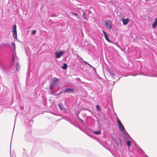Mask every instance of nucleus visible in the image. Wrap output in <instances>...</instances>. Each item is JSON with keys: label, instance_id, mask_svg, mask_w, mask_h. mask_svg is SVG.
Masks as SVG:
<instances>
[{"label": "nucleus", "instance_id": "1", "mask_svg": "<svg viewBox=\"0 0 157 157\" xmlns=\"http://www.w3.org/2000/svg\"><path fill=\"white\" fill-rule=\"evenodd\" d=\"M117 122L118 124V127L120 130L123 132L125 136L128 134L126 131L125 130L124 126L123 124L121 123V121L118 119V117H117Z\"/></svg>", "mask_w": 157, "mask_h": 157}, {"label": "nucleus", "instance_id": "2", "mask_svg": "<svg viewBox=\"0 0 157 157\" xmlns=\"http://www.w3.org/2000/svg\"><path fill=\"white\" fill-rule=\"evenodd\" d=\"M112 23L111 20H106L105 21V25L107 28L111 29L112 28Z\"/></svg>", "mask_w": 157, "mask_h": 157}, {"label": "nucleus", "instance_id": "3", "mask_svg": "<svg viewBox=\"0 0 157 157\" xmlns=\"http://www.w3.org/2000/svg\"><path fill=\"white\" fill-rule=\"evenodd\" d=\"M12 32L13 33V36L14 39L17 38V32L16 30V25H14L12 27Z\"/></svg>", "mask_w": 157, "mask_h": 157}, {"label": "nucleus", "instance_id": "4", "mask_svg": "<svg viewBox=\"0 0 157 157\" xmlns=\"http://www.w3.org/2000/svg\"><path fill=\"white\" fill-rule=\"evenodd\" d=\"M64 52L63 51H59L55 53V55L56 58H60L61 56L63 54Z\"/></svg>", "mask_w": 157, "mask_h": 157}, {"label": "nucleus", "instance_id": "5", "mask_svg": "<svg viewBox=\"0 0 157 157\" xmlns=\"http://www.w3.org/2000/svg\"><path fill=\"white\" fill-rule=\"evenodd\" d=\"M74 90V89L73 88H67V89H65L63 91V92L65 93L66 92H71V93H72L73 92Z\"/></svg>", "mask_w": 157, "mask_h": 157}, {"label": "nucleus", "instance_id": "6", "mask_svg": "<svg viewBox=\"0 0 157 157\" xmlns=\"http://www.w3.org/2000/svg\"><path fill=\"white\" fill-rule=\"evenodd\" d=\"M140 75H143L144 76H148L151 77H157V75H151L149 74H146L144 72L141 73L140 74Z\"/></svg>", "mask_w": 157, "mask_h": 157}, {"label": "nucleus", "instance_id": "7", "mask_svg": "<svg viewBox=\"0 0 157 157\" xmlns=\"http://www.w3.org/2000/svg\"><path fill=\"white\" fill-rule=\"evenodd\" d=\"M129 20V19L128 18H127L126 19L124 18L122 19L123 23L124 25H126L128 23Z\"/></svg>", "mask_w": 157, "mask_h": 157}, {"label": "nucleus", "instance_id": "8", "mask_svg": "<svg viewBox=\"0 0 157 157\" xmlns=\"http://www.w3.org/2000/svg\"><path fill=\"white\" fill-rule=\"evenodd\" d=\"M152 26L153 29H155L157 26V18H156L155 20L154 23L153 24Z\"/></svg>", "mask_w": 157, "mask_h": 157}, {"label": "nucleus", "instance_id": "9", "mask_svg": "<svg viewBox=\"0 0 157 157\" xmlns=\"http://www.w3.org/2000/svg\"><path fill=\"white\" fill-rule=\"evenodd\" d=\"M15 58H17V56H16V53L15 51H13V62L14 60H15Z\"/></svg>", "mask_w": 157, "mask_h": 157}, {"label": "nucleus", "instance_id": "10", "mask_svg": "<svg viewBox=\"0 0 157 157\" xmlns=\"http://www.w3.org/2000/svg\"><path fill=\"white\" fill-rule=\"evenodd\" d=\"M16 69L17 71H19L20 69V65L18 63H17L16 66Z\"/></svg>", "mask_w": 157, "mask_h": 157}, {"label": "nucleus", "instance_id": "11", "mask_svg": "<svg viewBox=\"0 0 157 157\" xmlns=\"http://www.w3.org/2000/svg\"><path fill=\"white\" fill-rule=\"evenodd\" d=\"M61 68L64 70H66L67 68V65L66 63H64L63 66H61Z\"/></svg>", "mask_w": 157, "mask_h": 157}, {"label": "nucleus", "instance_id": "12", "mask_svg": "<svg viewBox=\"0 0 157 157\" xmlns=\"http://www.w3.org/2000/svg\"><path fill=\"white\" fill-rule=\"evenodd\" d=\"M52 81L53 82V83H55L58 82V80L57 78L54 77L53 78Z\"/></svg>", "mask_w": 157, "mask_h": 157}, {"label": "nucleus", "instance_id": "13", "mask_svg": "<svg viewBox=\"0 0 157 157\" xmlns=\"http://www.w3.org/2000/svg\"><path fill=\"white\" fill-rule=\"evenodd\" d=\"M58 105L59 109L61 110H63L64 107H63V106L62 105V104H61L60 103L58 104Z\"/></svg>", "mask_w": 157, "mask_h": 157}, {"label": "nucleus", "instance_id": "14", "mask_svg": "<svg viewBox=\"0 0 157 157\" xmlns=\"http://www.w3.org/2000/svg\"><path fill=\"white\" fill-rule=\"evenodd\" d=\"M109 74L111 75L114 78H115L116 75L113 74L111 71H109Z\"/></svg>", "mask_w": 157, "mask_h": 157}, {"label": "nucleus", "instance_id": "15", "mask_svg": "<svg viewBox=\"0 0 157 157\" xmlns=\"http://www.w3.org/2000/svg\"><path fill=\"white\" fill-rule=\"evenodd\" d=\"M56 85L55 83H52L51 86H50L49 88L51 90H52L53 89L55 86Z\"/></svg>", "mask_w": 157, "mask_h": 157}, {"label": "nucleus", "instance_id": "16", "mask_svg": "<svg viewBox=\"0 0 157 157\" xmlns=\"http://www.w3.org/2000/svg\"><path fill=\"white\" fill-rule=\"evenodd\" d=\"M105 36V39L108 41L109 42H111V41L110 40H109V36L107 34V35L104 36Z\"/></svg>", "mask_w": 157, "mask_h": 157}, {"label": "nucleus", "instance_id": "17", "mask_svg": "<svg viewBox=\"0 0 157 157\" xmlns=\"http://www.w3.org/2000/svg\"><path fill=\"white\" fill-rule=\"evenodd\" d=\"M93 133L94 134H95L96 135H98V134H100L101 133V131H98L97 132L94 131L93 132Z\"/></svg>", "mask_w": 157, "mask_h": 157}, {"label": "nucleus", "instance_id": "18", "mask_svg": "<svg viewBox=\"0 0 157 157\" xmlns=\"http://www.w3.org/2000/svg\"><path fill=\"white\" fill-rule=\"evenodd\" d=\"M127 146L128 147H130L131 145V142L130 141H129V140H128L127 141Z\"/></svg>", "mask_w": 157, "mask_h": 157}, {"label": "nucleus", "instance_id": "19", "mask_svg": "<svg viewBox=\"0 0 157 157\" xmlns=\"http://www.w3.org/2000/svg\"><path fill=\"white\" fill-rule=\"evenodd\" d=\"M82 12H83V16H84V19H85V20H87V19L86 17V15L85 13L83 11H82Z\"/></svg>", "mask_w": 157, "mask_h": 157}, {"label": "nucleus", "instance_id": "20", "mask_svg": "<svg viewBox=\"0 0 157 157\" xmlns=\"http://www.w3.org/2000/svg\"><path fill=\"white\" fill-rule=\"evenodd\" d=\"M5 46L6 47H10V45L8 43H6L5 44Z\"/></svg>", "mask_w": 157, "mask_h": 157}, {"label": "nucleus", "instance_id": "21", "mask_svg": "<svg viewBox=\"0 0 157 157\" xmlns=\"http://www.w3.org/2000/svg\"><path fill=\"white\" fill-rule=\"evenodd\" d=\"M32 33L33 35H35L36 33V31L35 30H33Z\"/></svg>", "mask_w": 157, "mask_h": 157}, {"label": "nucleus", "instance_id": "22", "mask_svg": "<svg viewBox=\"0 0 157 157\" xmlns=\"http://www.w3.org/2000/svg\"><path fill=\"white\" fill-rule=\"evenodd\" d=\"M96 107L98 110H99L100 109V106L99 105H97Z\"/></svg>", "mask_w": 157, "mask_h": 157}, {"label": "nucleus", "instance_id": "23", "mask_svg": "<svg viewBox=\"0 0 157 157\" xmlns=\"http://www.w3.org/2000/svg\"><path fill=\"white\" fill-rule=\"evenodd\" d=\"M102 32L104 33V36L107 35V34L105 31H102Z\"/></svg>", "mask_w": 157, "mask_h": 157}, {"label": "nucleus", "instance_id": "24", "mask_svg": "<svg viewBox=\"0 0 157 157\" xmlns=\"http://www.w3.org/2000/svg\"><path fill=\"white\" fill-rule=\"evenodd\" d=\"M102 32L104 33V36L107 35V34L105 31H102Z\"/></svg>", "mask_w": 157, "mask_h": 157}, {"label": "nucleus", "instance_id": "25", "mask_svg": "<svg viewBox=\"0 0 157 157\" xmlns=\"http://www.w3.org/2000/svg\"><path fill=\"white\" fill-rule=\"evenodd\" d=\"M83 62L85 64H87L88 65H90L89 63H88L87 62H86V61L83 60Z\"/></svg>", "mask_w": 157, "mask_h": 157}, {"label": "nucleus", "instance_id": "26", "mask_svg": "<svg viewBox=\"0 0 157 157\" xmlns=\"http://www.w3.org/2000/svg\"><path fill=\"white\" fill-rule=\"evenodd\" d=\"M71 13H72L73 14H74V15H76V16H77V15H78V14H77V13H74V12H71Z\"/></svg>", "mask_w": 157, "mask_h": 157}, {"label": "nucleus", "instance_id": "27", "mask_svg": "<svg viewBox=\"0 0 157 157\" xmlns=\"http://www.w3.org/2000/svg\"><path fill=\"white\" fill-rule=\"evenodd\" d=\"M12 44L13 46H14L15 45V44L14 43H12Z\"/></svg>", "mask_w": 157, "mask_h": 157}, {"label": "nucleus", "instance_id": "28", "mask_svg": "<svg viewBox=\"0 0 157 157\" xmlns=\"http://www.w3.org/2000/svg\"><path fill=\"white\" fill-rule=\"evenodd\" d=\"M50 93H51V94H54V93H53V92L52 91H50Z\"/></svg>", "mask_w": 157, "mask_h": 157}, {"label": "nucleus", "instance_id": "29", "mask_svg": "<svg viewBox=\"0 0 157 157\" xmlns=\"http://www.w3.org/2000/svg\"><path fill=\"white\" fill-rule=\"evenodd\" d=\"M61 94V93H58L57 94H56V95H60Z\"/></svg>", "mask_w": 157, "mask_h": 157}, {"label": "nucleus", "instance_id": "30", "mask_svg": "<svg viewBox=\"0 0 157 157\" xmlns=\"http://www.w3.org/2000/svg\"><path fill=\"white\" fill-rule=\"evenodd\" d=\"M13 48H14V51H15V45L14 46H13Z\"/></svg>", "mask_w": 157, "mask_h": 157}, {"label": "nucleus", "instance_id": "31", "mask_svg": "<svg viewBox=\"0 0 157 157\" xmlns=\"http://www.w3.org/2000/svg\"><path fill=\"white\" fill-rule=\"evenodd\" d=\"M89 65L90 66V67H92L91 65L90 64V65Z\"/></svg>", "mask_w": 157, "mask_h": 157}, {"label": "nucleus", "instance_id": "32", "mask_svg": "<svg viewBox=\"0 0 157 157\" xmlns=\"http://www.w3.org/2000/svg\"><path fill=\"white\" fill-rule=\"evenodd\" d=\"M80 120L82 121V122L83 121L82 120V119H80Z\"/></svg>", "mask_w": 157, "mask_h": 157}, {"label": "nucleus", "instance_id": "33", "mask_svg": "<svg viewBox=\"0 0 157 157\" xmlns=\"http://www.w3.org/2000/svg\"><path fill=\"white\" fill-rule=\"evenodd\" d=\"M146 1H148V0H145Z\"/></svg>", "mask_w": 157, "mask_h": 157}]
</instances>
